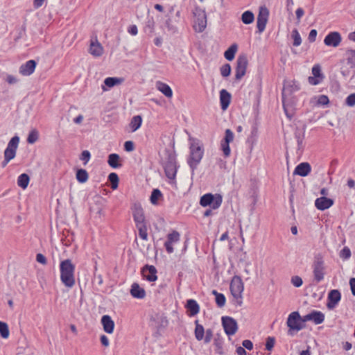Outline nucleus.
<instances>
[{
  "instance_id": "nucleus-61",
  "label": "nucleus",
  "mask_w": 355,
  "mask_h": 355,
  "mask_svg": "<svg viewBox=\"0 0 355 355\" xmlns=\"http://www.w3.org/2000/svg\"><path fill=\"white\" fill-rule=\"evenodd\" d=\"M128 31L132 35H136L138 33V29L136 25H131L129 26Z\"/></svg>"
},
{
  "instance_id": "nucleus-22",
  "label": "nucleus",
  "mask_w": 355,
  "mask_h": 355,
  "mask_svg": "<svg viewBox=\"0 0 355 355\" xmlns=\"http://www.w3.org/2000/svg\"><path fill=\"white\" fill-rule=\"evenodd\" d=\"M311 171V167L308 162H302L295 167L293 174L305 177L310 173Z\"/></svg>"
},
{
  "instance_id": "nucleus-20",
  "label": "nucleus",
  "mask_w": 355,
  "mask_h": 355,
  "mask_svg": "<svg viewBox=\"0 0 355 355\" xmlns=\"http://www.w3.org/2000/svg\"><path fill=\"white\" fill-rule=\"evenodd\" d=\"M334 204V200L324 196L318 198L315 201V206L319 210H325Z\"/></svg>"
},
{
  "instance_id": "nucleus-6",
  "label": "nucleus",
  "mask_w": 355,
  "mask_h": 355,
  "mask_svg": "<svg viewBox=\"0 0 355 355\" xmlns=\"http://www.w3.org/2000/svg\"><path fill=\"white\" fill-rule=\"evenodd\" d=\"M304 322H302L301 317L297 311L292 312L288 317L286 324L289 327L288 334L293 335V331H298L304 328Z\"/></svg>"
},
{
  "instance_id": "nucleus-62",
  "label": "nucleus",
  "mask_w": 355,
  "mask_h": 355,
  "mask_svg": "<svg viewBox=\"0 0 355 355\" xmlns=\"http://www.w3.org/2000/svg\"><path fill=\"white\" fill-rule=\"evenodd\" d=\"M319 78L315 76L309 77V83L311 85H316L320 83V80L318 79Z\"/></svg>"
},
{
  "instance_id": "nucleus-47",
  "label": "nucleus",
  "mask_w": 355,
  "mask_h": 355,
  "mask_svg": "<svg viewBox=\"0 0 355 355\" xmlns=\"http://www.w3.org/2000/svg\"><path fill=\"white\" fill-rule=\"evenodd\" d=\"M345 104L349 107L355 105V93L349 94L345 99Z\"/></svg>"
},
{
  "instance_id": "nucleus-38",
  "label": "nucleus",
  "mask_w": 355,
  "mask_h": 355,
  "mask_svg": "<svg viewBox=\"0 0 355 355\" xmlns=\"http://www.w3.org/2000/svg\"><path fill=\"white\" fill-rule=\"evenodd\" d=\"M205 329L202 325L198 323V321H196L195 328V337L198 340H201L204 338Z\"/></svg>"
},
{
  "instance_id": "nucleus-27",
  "label": "nucleus",
  "mask_w": 355,
  "mask_h": 355,
  "mask_svg": "<svg viewBox=\"0 0 355 355\" xmlns=\"http://www.w3.org/2000/svg\"><path fill=\"white\" fill-rule=\"evenodd\" d=\"M123 79L121 78H116V77H108L104 80V85H102V89L103 91H107V89L106 87L111 88L115 85H120L123 83Z\"/></svg>"
},
{
  "instance_id": "nucleus-2",
  "label": "nucleus",
  "mask_w": 355,
  "mask_h": 355,
  "mask_svg": "<svg viewBox=\"0 0 355 355\" xmlns=\"http://www.w3.org/2000/svg\"><path fill=\"white\" fill-rule=\"evenodd\" d=\"M300 85L295 80H285L284 83V87L282 89V103L284 112L288 118L291 117V116L289 115L288 110V101L289 97L293 92L300 90Z\"/></svg>"
},
{
  "instance_id": "nucleus-12",
  "label": "nucleus",
  "mask_w": 355,
  "mask_h": 355,
  "mask_svg": "<svg viewBox=\"0 0 355 355\" xmlns=\"http://www.w3.org/2000/svg\"><path fill=\"white\" fill-rule=\"evenodd\" d=\"M222 324L227 335L232 336L235 334L238 329V325L234 318L229 316H224L222 318Z\"/></svg>"
},
{
  "instance_id": "nucleus-10",
  "label": "nucleus",
  "mask_w": 355,
  "mask_h": 355,
  "mask_svg": "<svg viewBox=\"0 0 355 355\" xmlns=\"http://www.w3.org/2000/svg\"><path fill=\"white\" fill-rule=\"evenodd\" d=\"M248 60L245 55H240L236 60L235 78L241 80L245 74Z\"/></svg>"
},
{
  "instance_id": "nucleus-41",
  "label": "nucleus",
  "mask_w": 355,
  "mask_h": 355,
  "mask_svg": "<svg viewBox=\"0 0 355 355\" xmlns=\"http://www.w3.org/2000/svg\"><path fill=\"white\" fill-rule=\"evenodd\" d=\"M162 196L161 191L158 189H155L153 190L151 196H150V202L153 205H157L158 200Z\"/></svg>"
},
{
  "instance_id": "nucleus-40",
  "label": "nucleus",
  "mask_w": 355,
  "mask_h": 355,
  "mask_svg": "<svg viewBox=\"0 0 355 355\" xmlns=\"http://www.w3.org/2000/svg\"><path fill=\"white\" fill-rule=\"evenodd\" d=\"M108 180L111 183V188L112 189H116L119 185V177L116 173H111L108 176Z\"/></svg>"
},
{
  "instance_id": "nucleus-5",
  "label": "nucleus",
  "mask_w": 355,
  "mask_h": 355,
  "mask_svg": "<svg viewBox=\"0 0 355 355\" xmlns=\"http://www.w3.org/2000/svg\"><path fill=\"white\" fill-rule=\"evenodd\" d=\"M230 288L232 296L236 300L237 304L241 306L243 303L242 293L244 290V285L239 276L235 275L232 278Z\"/></svg>"
},
{
  "instance_id": "nucleus-11",
  "label": "nucleus",
  "mask_w": 355,
  "mask_h": 355,
  "mask_svg": "<svg viewBox=\"0 0 355 355\" xmlns=\"http://www.w3.org/2000/svg\"><path fill=\"white\" fill-rule=\"evenodd\" d=\"M19 142V137L18 136L13 137L8 142V146L4 151V157L6 158V162H10L15 157Z\"/></svg>"
},
{
  "instance_id": "nucleus-28",
  "label": "nucleus",
  "mask_w": 355,
  "mask_h": 355,
  "mask_svg": "<svg viewBox=\"0 0 355 355\" xmlns=\"http://www.w3.org/2000/svg\"><path fill=\"white\" fill-rule=\"evenodd\" d=\"M89 53L95 57H100L103 53V48L97 40L92 41L89 46Z\"/></svg>"
},
{
  "instance_id": "nucleus-26",
  "label": "nucleus",
  "mask_w": 355,
  "mask_h": 355,
  "mask_svg": "<svg viewBox=\"0 0 355 355\" xmlns=\"http://www.w3.org/2000/svg\"><path fill=\"white\" fill-rule=\"evenodd\" d=\"M185 307L189 312V315L190 316H194L197 315L200 311V306L198 304L195 300L193 299L187 300Z\"/></svg>"
},
{
  "instance_id": "nucleus-19",
  "label": "nucleus",
  "mask_w": 355,
  "mask_h": 355,
  "mask_svg": "<svg viewBox=\"0 0 355 355\" xmlns=\"http://www.w3.org/2000/svg\"><path fill=\"white\" fill-rule=\"evenodd\" d=\"M180 240V234L177 231H173L168 234L167 241L164 243V246L168 253L173 252V244L178 243Z\"/></svg>"
},
{
  "instance_id": "nucleus-1",
  "label": "nucleus",
  "mask_w": 355,
  "mask_h": 355,
  "mask_svg": "<svg viewBox=\"0 0 355 355\" xmlns=\"http://www.w3.org/2000/svg\"><path fill=\"white\" fill-rule=\"evenodd\" d=\"M60 279L62 284L68 288L75 285V266L70 259H65L60 264Z\"/></svg>"
},
{
  "instance_id": "nucleus-60",
  "label": "nucleus",
  "mask_w": 355,
  "mask_h": 355,
  "mask_svg": "<svg viewBox=\"0 0 355 355\" xmlns=\"http://www.w3.org/2000/svg\"><path fill=\"white\" fill-rule=\"evenodd\" d=\"M243 347L248 350H251L253 348V344L250 340H244L242 343Z\"/></svg>"
},
{
  "instance_id": "nucleus-23",
  "label": "nucleus",
  "mask_w": 355,
  "mask_h": 355,
  "mask_svg": "<svg viewBox=\"0 0 355 355\" xmlns=\"http://www.w3.org/2000/svg\"><path fill=\"white\" fill-rule=\"evenodd\" d=\"M232 96L230 92H228L226 89H223L220 92V103L221 109L223 110H227L230 101H231Z\"/></svg>"
},
{
  "instance_id": "nucleus-44",
  "label": "nucleus",
  "mask_w": 355,
  "mask_h": 355,
  "mask_svg": "<svg viewBox=\"0 0 355 355\" xmlns=\"http://www.w3.org/2000/svg\"><path fill=\"white\" fill-rule=\"evenodd\" d=\"M292 37L293 38V45L295 46H300L302 43V39L297 29L293 31Z\"/></svg>"
},
{
  "instance_id": "nucleus-25",
  "label": "nucleus",
  "mask_w": 355,
  "mask_h": 355,
  "mask_svg": "<svg viewBox=\"0 0 355 355\" xmlns=\"http://www.w3.org/2000/svg\"><path fill=\"white\" fill-rule=\"evenodd\" d=\"M130 294L135 298L143 299L146 296V291L140 287L139 284L133 283L131 286Z\"/></svg>"
},
{
  "instance_id": "nucleus-46",
  "label": "nucleus",
  "mask_w": 355,
  "mask_h": 355,
  "mask_svg": "<svg viewBox=\"0 0 355 355\" xmlns=\"http://www.w3.org/2000/svg\"><path fill=\"white\" fill-rule=\"evenodd\" d=\"M340 257L344 260H347L351 257V250L348 247L344 248L340 252Z\"/></svg>"
},
{
  "instance_id": "nucleus-15",
  "label": "nucleus",
  "mask_w": 355,
  "mask_h": 355,
  "mask_svg": "<svg viewBox=\"0 0 355 355\" xmlns=\"http://www.w3.org/2000/svg\"><path fill=\"white\" fill-rule=\"evenodd\" d=\"M342 41V37L340 33L334 31L329 33L324 37V43L327 46L338 47Z\"/></svg>"
},
{
  "instance_id": "nucleus-48",
  "label": "nucleus",
  "mask_w": 355,
  "mask_h": 355,
  "mask_svg": "<svg viewBox=\"0 0 355 355\" xmlns=\"http://www.w3.org/2000/svg\"><path fill=\"white\" fill-rule=\"evenodd\" d=\"M291 283L292 284L295 286V287H300L302 284H303V281H302V279L299 277V276H293L291 278Z\"/></svg>"
},
{
  "instance_id": "nucleus-55",
  "label": "nucleus",
  "mask_w": 355,
  "mask_h": 355,
  "mask_svg": "<svg viewBox=\"0 0 355 355\" xmlns=\"http://www.w3.org/2000/svg\"><path fill=\"white\" fill-rule=\"evenodd\" d=\"M318 104L321 105H326L329 103V98L325 95H320L318 98Z\"/></svg>"
},
{
  "instance_id": "nucleus-24",
  "label": "nucleus",
  "mask_w": 355,
  "mask_h": 355,
  "mask_svg": "<svg viewBox=\"0 0 355 355\" xmlns=\"http://www.w3.org/2000/svg\"><path fill=\"white\" fill-rule=\"evenodd\" d=\"M101 323L103 327L104 331L107 334H112L114 331V322L112 320L111 317L105 315L101 318Z\"/></svg>"
},
{
  "instance_id": "nucleus-63",
  "label": "nucleus",
  "mask_w": 355,
  "mask_h": 355,
  "mask_svg": "<svg viewBox=\"0 0 355 355\" xmlns=\"http://www.w3.org/2000/svg\"><path fill=\"white\" fill-rule=\"evenodd\" d=\"M295 14H296V17H297V21L300 22L301 17L304 14V11L302 8H299L296 10Z\"/></svg>"
},
{
  "instance_id": "nucleus-17",
  "label": "nucleus",
  "mask_w": 355,
  "mask_h": 355,
  "mask_svg": "<svg viewBox=\"0 0 355 355\" xmlns=\"http://www.w3.org/2000/svg\"><path fill=\"white\" fill-rule=\"evenodd\" d=\"M313 321L315 324H320L324 320V315L318 311H313L302 317V322Z\"/></svg>"
},
{
  "instance_id": "nucleus-45",
  "label": "nucleus",
  "mask_w": 355,
  "mask_h": 355,
  "mask_svg": "<svg viewBox=\"0 0 355 355\" xmlns=\"http://www.w3.org/2000/svg\"><path fill=\"white\" fill-rule=\"evenodd\" d=\"M220 73H221V76H223V77H227L230 75L231 73V66L230 64H223L220 69Z\"/></svg>"
},
{
  "instance_id": "nucleus-58",
  "label": "nucleus",
  "mask_w": 355,
  "mask_h": 355,
  "mask_svg": "<svg viewBox=\"0 0 355 355\" xmlns=\"http://www.w3.org/2000/svg\"><path fill=\"white\" fill-rule=\"evenodd\" d=\"M36 260L37 262L46 265V257L41 253H38L36 255Z\"/></svg>"
},
{
  "instance_id": "nucleus-7",
  "label": "nucleus",
  "mask_w": 355,
  "mask_h": 355,
  "mask_svg": "<svg viewBox=\"0 0 355 355\" xmlns=\"http://www.w3.org/2000/svg\"><path fill=\"white\" fill-rule=\"evenodd\" d=\"M222 201L220 194L206 193L200 198V205L202 207L210 206L213 209H216L221 205Z\"/></svg>"
},
{
  "instance_id": "nucleus-42",
  "label": "nucleus",
  "mask_w": 355,
  "mask_h": 355,
  "mask_svg": "<svg viewBox=\"0 0 355 355\" xmlns=\"http://www.w3.org/2000/svg\"><path fill=\"white\" fill-rule=\"evenodd\" d=\"M0 334L2 338H7L9 336L8 326L6 322L0 321Z\"/></svg>"
},
{
  "instance_id": "nucleus-56",
  "label": "nucleus",
  "mask_w": 355,
  "mask_h": 355,
  "mask_svg": "<svg viewBox=\"0 0 355 355\" xmlns=\"http://www.w3.org/2000/svg\"><path fill=\"white\" fill-rule=\"evenodd\" d=\"M212 337H213L212 330L210 329H207L205 331V336L204 338L205 343H209L211 340Z\"/></svg>"
},
{
  "instance_id": "nucleus-53",
  "label": "nucleus",
  "mask_w": 355,
  "mask_h": 355,
  "mask_svg": "<svg viewBox=\"0 0 355 355\" xmlns=\"http://www.w3.org/2000/svg\"><path fill=\"white\" fill-rule=\"evenodd\" d=\"M230 144L222 141L221 143V149L223 152V154L225 157H228L230 155Z\"/></svg>"
},
{
  "instance_id": "nucleus-31",
  "label": "nucleus",
  "mask_w": 355,
  "mask_h": 355,
  "mask_svg": "<svg viewBox=\"0 0 355 355\" xmlns=\"http://www.w3.org/2000/svg\"><path fill=\"white\" fill-rule=\"evenodd\" d=\"M29 181V176L26 173H22L18 177L17 185L23 189H25L27 188Z\"/></svg>"
},
{
  "instance_id": "nucleus-36",
  "label": "nucleus",
  "mask_w": 355,
  "mask_h": 355,
  "mask_svg": "<svg viewBox=\"0 0 355 355\" xmlns=\"http://www.w3.org/2000/svg\"><path fill=\"white\" fill-rule=\"evenodd\" d=\"M139 231V235L144 241L148 239L146 223L136 225Z\"/></svg>"
},
{
  "instance_id": "nucleus-29",
  "label": "nucleus",
  "mask_w": 355,
  "mask_h": 355,
  "mask_svg": "<svg viewBox=\"0 0 355 355\" xmlns=\"http://www.w3.org/2000/svg\"><path fill=\"white\" fill-rule=\"evenodd\" d=\"M156 88L162 92L166 97L171 98L173 96V91L167 84L161 81L156 83Z\"/></svg>"
},
{
  "instance_id": "nucleus-16",
  "label": "nucleus",
  "mask_w": 355,
  "mask_h": 355,
  "mask_svg": "<svg viewBox=\"0 0 355 355\" xmlns=\"http://www.w3.org/2000/svg\"><path fill=\"white\" fill-rule=\"evenodd\" d=\"M341 299V294L338 290H331L327 297V307L329 310L334 309Z\"/></svg>"
},
{
  "instance_id": "nucleus-3",
  "label": "nucleus",
  "mask_w": 355,
  "mask_h": 355,
  "mask_svg": "<svg viewBox=\"0 0 355 355\" xmlns=\"http://www.w3.org/2000/svg\"><path fill=\"white\" fill-rule=\"evenodd\" d=\"M204 154V150L198 142H193L190 146V155L188 159V164L193 171L196 169L200 162Z\"/></svg>"
},
{
  "instance_id": "nucleus-51",
  "label": "nucleus",
  "mask_w": 355,
  "mask_h": 355,
  "mask_svg": "<svg viewBox=\"0 0 355 355\" xmlns=\"http://www.w3.org/2000/svg\"><path fill=\"white\" fill-rule=\"evenodd\" d=\"M214 345L216 347V352L219 355H223L224 352L223 349V343L220 340H216L214 342Z\"/></svg>"
},
{
  "instance_id": "nucleus-64",
  "label": "nucleus",
  "mask_w": 355,
  "mask_h": 355,
  "mask_svg": "<svg viewBox=\"0 0 355 355\" xmlns=\"http://www.w3.org/2000/svg\"><path fill=\"white\" fill-rule=\"evenodd\" d=\"M349 285H350L352 293L353 295L355 296V278L353 277V278L350 279Z\"/></svg>"
},
{
  "instance_id": "nucleus-59",
  "label": "nucleus",
  "mask_w": 355,
  "mask_h": 355,
  "mask_svg": "<svg viewBox=\"0 0 355 355\" xmlns=\"http://www.w3.org/2000/svg\"><path fill=\"white\" fill-rule=\"evenodd\" d=\"M317 36V31L315 29H312L309 34L308 39L310 42H313L315 41V38Z\"/></svg>"
},
{
  "instance_id": "nucleus-50",
  "label": "nucleus",
  "mask_w": 355,
  "mask_h": 355,
  "mask_svg": "<svg viewBox=\"0 0 355 355\" xmlns=\"http://www.w3.org/2000/svg\"><path fill=\"white\" fill-rule=\"evenodd\" d=\"M312 74L315 77L322 78L320 67L318 64L314 65L312 68Z\"/></svg>"
},
{
  "instance_id": "nucleus-30",
  "label": "nucleus",
  "mask_w": 355,
  "mask_h": 355,
  "mask_svg": "<svg viewBox=\"0 0 355 355\" xmlns=\"http://www.w3.org/2000/svg\"><path fill=\"white\" fill-rule=\"evenodd\" d=\"M119 159L120 157L119 155L116 153H112L108 156L107 163L112 168H119L121 166V164L119 162Z\"/></svg>"
},
{
  "instance_id": "nucleus-9",
  "label": "nucleus",
  "mask_w": 355,
  "mask_h": 355,
  "mask_svg": "<svg viewBox=\"0 0 355 355\" xmlns=\"http://www.w3.org/2000/svg\"><path fill=\"white\" fill-rule=\"evenodd\" d=\"M164 168L166 177L171 180H175L178 167L174 155L169 154L168 155L167 160L164 164Z\"/></svg>"
},
{
  "instance_id": "nucleus-21",
  "label": "nucleus",
  "mask_w": 355,
  "mask_h": 355,
  "mask_svg": "<svg viewBox=\"0 0 355 355\" xmlns=\"http://www.w3.org/2000/svg\"><path fill=\"white\" fill-rule=\"evenodd\" d=\"M36 62L35 60H28L25 64L21 65L19 73L23 76H30L34 72Z\"/></svg>"
},
{
  "instance_id": "nucleus-34",
  "label": "nucleus",
  "mask_w": 355,
  "mask_h": 355,
  "mask_svg": "<svg viewBox=\"0 0 355 355\" xmlns=\"http://www.w3.org/2000/svg\"><path fill=\"white\" fill-rule=\"evenodd\" d=\"M236 51H237V45L236 44H233L227 49V50L225 51V52L224 53L225 58L227 60H230V61L232 60L234 58L235 53H236Z\"/></svg>"
},
{
  "instance_id": "nucleus-18",
  "label": "nucleus",
  "mask_w": 355,
  "mask_h": 355,
  "mask_svg": "<svg viewBox=\"0 0 355 355\" xmlns=\"http://www.w3.org/2000/svg\"><path fill=\"white\" fill-rule=\"evenodd\" d=\"M141 275L148 282H155L157 279V269L154 266L146 265L141 270Z\"/></svg>"
},
{
  "instance_id": "nucleus-35",
  "label": "nucleus",
  "mask_w": 355,
  "mask_h": 355,
  "mask_svg": "<svg viewBox=\"0 0 355 355\" xmlns=\"http://www.w3.org/2000/svg\"><path fill=\"white\" fill-rule=\"evenodd\" d=\"M347 64L351 68H355V50L348 49L345 53Z\"/></svg>"
},
{
  "instance_id": "nucleus-14",
  "label": "nucleus",
  "mask_w": 355,
  "mask_h": 355,
  "mask_svg": "<svg viewBox=\"0 0 355 355\" xmlns=\"http://www.w3.org/2000/svg\"><path fill=\"white\" fill-rule=\"evenodd\" d=\"M131 209L134 221L136 225L146 223L144 210L140 203H134L131 207Z\"/></svg>"
},
{
  "instance_id": "nucleus-8",
  "label": "nucleus",
  "mask_w": 355,
  "mask_h": 355,
  "mask_svg": "<svg viewBox=\"0 0 355 355\" xmlns=\"http://www.w3.org/2000/svg\"><path fill=\"white\" fill-rule=\"evenodd\" d=\"M314 279L317 283L321 282L324 277V266L323 257L320 254L315 256L313 263Z\"/></svg>"
},
{
  "instance_id": "nucleus-52",
  "label": "nucleus",
  "mask_w": 355,
  "mask_h": 355,
  "mask_svg": "<svg viewBox=\"0 0 355 355\" xmlns=\"http://www.w3.org/2000/svg\"><path fill=\"white\" fill-rule=\"evenodd\" d=\"M90 153L88 150H85L82 152L80 159L84 162V164L85 165L90 159Z\"/></svg>"
},
{
  "instance_id": "nucleus-13",
  "label": "nucleus",
  "mask_w": 355,
  "mask_h": 355,
  "mask_svg": "<svg viewBox=\"0 0 355 355\" xmlns=\"http://www.w3.org/2000/svg\"><path fill=\"white\" fill-rule=\"evenodd\" d=\"M268 15L269 12L268 8L266 7H261L257 20V26L259 33H262L264 31L268 21Z\"/></svg>"
},
{
  "instance_id": "nucleus-33",
  "label": "nucleus",
  "mask_w": 355,
  "mask_h": 355,
  "mask_svg": "<svg viewBox=\"0 0 355 355\" xmlns=\"http://www.w3.org/2000/svg\"><path fill=\"white\" fill-rule=\"evenodd\" d=\"M76 178L80 183H85L87 181L89 175L85 169H78L76 174Z\"/></svg>"
},
{
  "instance_id": "nucleus-4",
  "label": "nucleus",
  "mask_w": 355,
  "mask_h": 355,
  "mask_svg": "<svg viewBox=\"0 0 355 355\" xmlns=\"http://www.w3.org/2000/svg\"><path fill=\"white\" fill-rule=\"evenodd\" d=\"M193 25L196 32L202 33L207 26V15L205 11L199 7H196L193 10Z\"/></svg>"
},
{
  "instance_id": "nucleus-54",
  "label": "nucleus",
  "mask_w": 355,
  "mask_h": 355,
  "mask_svg": "<svg viewBox=\"0 0 355 355\" xmlns=\"http://www.w3.org/2000/svg\"><path fill=\"white\" fill-rule=\"evenodd\" d=\"M275 345V338L273 337H268L266 340V349L268 351L272 350Z\"/></svg>"
},
{
  "instance_id": "nucleus-32",
  "label": "nucleus",
  "mask_w": 355,
  "mask_h": 355,
  "mask_svg": "<svg viewBox=\"0 0 355 355\" xmlns=\"http://www.w3.org/2000/svg\"><path fill=\"white\" fill-rule=\"evenodd\" d=\"M142 123V118L141 116L137 115L132 117L131 119V121L130 123V127L132 132L136 131L138 130Z\"/></svg>"
},
{
  "instance_id": "nucleus-49",
  "label": "nucleus",
  "mask_w": 355,
  "mask_h": 355,
  "mask_svg": "<svg viewBox=\"0 0 355 355\" xmlns=\"http://www.w3.org/2000/svg\"><path fill=\"white\" fill-rule=\"evenodd\" d=\"M234 139V134L233 132L230 130L227 129L225 130V135L224 138V142L230 144L232 142Z\"/></svg>"
},
{
  "instance_id": "nucleus-39",
  "label": "nucleus",
  "mask_w": 355,
  "mask_h": 355,
  "mask_svg": "<svg viewBox=\"0 0 355 355\" xmlns=\"http://www.w3.org/2000/svg\"><path fill=\"white\" fill-rule=\"evenodd\" d=\"M212 294L216 296V303L218 307L224 306L225 304V297L223 294L218 293L216 290L212 291Z\"/></svg>"
},
{
  "instance_id": "nucleus-37",
  "label": "nucleus",
  "mask_w": 355,
  "mask_h": 355,
  "mask_svg": "<svg viewBox=\"0 0 355 355\" xmlns=\"http://www.w3.org/2000/svg\"><path fill=\"white\" fill-rule=\"evenodd\" d=\"M254 15L252 12L247 10L241 15V20L245 24H250L254 21Z\"/></svg>"
},
{
  "instance_id": "nucleus-43",
  "label": "nucleus",
  "mask_w": 355,
  "mask_h": 355,
  "mask_svg": "<svg viewBox=\"0 0 355 355\" xmlns=\"http://www.w3.org/2000/svg\"><path fill=\"white\" fill-rule=\"evenodd\" d=\"M38 132L35 129L32 130L28 134L27 142L28 144H34L38 139Z\"/></svg>"
},
{
  "instance_id": "nucleus-57",
  "label": "nucleus",
  "mask_w": 355,
  "mask_h": 355,
  "mask_svg": "<svg viewBox=\"0 0 355 355\" xmlns=\"http://www.w3.org/2000/svg\"><path fill=\"white\" fill-rule=\"evenodd\" d=\"M124 149L128 152L133 151L135 149L134 143L132 141H127L124 144Z\"/></svg>"
}]
</instances>
